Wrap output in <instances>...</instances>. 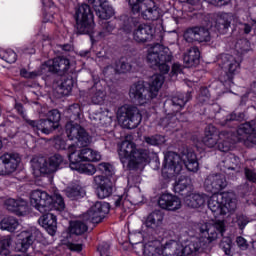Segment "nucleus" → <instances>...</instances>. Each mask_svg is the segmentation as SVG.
<instances>
[{"mask_svg":"<svg viewBox=\"0 0 256 256\" xmlns=\"http://www.w3.org/2000/svg\"><path fill=\"white\" fill-rule=\"evenodd\" d=\"M155 37V30L149 24H140L133 32L136 43H149Z\"/></svg>","mask_w":256,"mask_h":256,"instance_id":"4be33fe9","label":"nucleus"},{"mask_svg":"<svg viewBox=\"0 0 256 256\" xmlns=\"http://www.w3.org/2000/svg\"><path fill=\"white\" fill-rule=\"evenodd\" d=\"M208 208L212 211L214 217L233 213V211L237 209V199H235V194L231 192L213 194L208 199Z\"/></svg>","mask_w":256,"mask_h":256,"instance_id":"0eeeda50","label":"nucleus"},{"mask_svg":"<svg viewBox=\"0 0 256 256\" xmlns=\"http://www.w3.org/2000/svg\"><path fill=\"white\" fill-rule=\"evenodd\" d=\"M47 119L55 126L59 127V121H61V113H59V110L57 109L51 110L48 112Z\"/></svg>","mask_w":256,"mask_h":256,"instance_id":"bf43d9fd","label":"nucleus"},{"mask_svg":"<svg viewBox=\"0 0 256 256\" xmlns=\"http://www.w3.org/2000/svg\"><path fill=\"white\" fill-rule=\"evenodd\" d=\"M236 223L239 227V229H241V231H243V229H245V227H247L248 223H249V218H247V216L241 214L238 215L236 218Z\"/></svg>","mask_w":256,"mask_h":256,"instance_id":"69168bd1","label":"nucleus"},{"mask_svg":"<svg viewBox=\"0 0 256 256\" xmlns=\"http://www.w3.org/2000/svg\"><path fill=\"white\" fill-rule=\"evenodd\" d=\"M116 117L124 129H137L143 119L139 108L131 105L118 108Z\"/></svg>","mask_w":256,"mask_h":256,"instance_id":"9d476101","label":"nucleus"},{"mask_svg":"<svg viewBox=\"0 0 256 256\" xmlns=\"http://www.w3.org/2000/svg\"><path fill=\"white\" fill-rule=\"evenodd\" d=\"M213 19L214 27L219 33H225L231 27V21H233L231 14L225 12L214 14Z\"/></svg>","mask_w":256,"mask_h":256,"instance_id":"bb28decb","label":"nucleus"},{"mask_svg":"<svg viewBox=\"0 0 256 256\" xmlns=\"http://www.w3.org/2000/svg\"><path fill=\"white\" fill-rule=\"evenodd\" d=\"M183 165L192 173L199 171V161L197 154L191 150H185L181 155L176 152L169 151L164 154L163 173L168 175H179L183 171Z\"/></svg>","mask_w":256,"mask_h":256,"instance_id":"f03ea898","label":"nucleus"},{"mask_svg":"<svg viewBox=\"0 0 256 256\" xmlns=\"http://www.w3.org/2000/svg\"><path fill=\"white\" fill-rule=\"evenodd\" d=\"M218 61L220 67L226 71L224 75L220 76V81L224 83L225 86L228 85V87H231L235 75H237L241 69V56L236 58L230 54H222Z\"/></svg>","mask_w":256,"mask_h":256,"instance_id":"1a4fd4ad","label":"nucleus"},{"mask_svg":"<svg viewBox=\"0 0 256 256\" xmlns=\"http://www.w3.org/2000/svg\"><path fill=\"white\" fill-rule=\"evenodd\" d=\"M94 184L97 186V195L99 199H107L113 195V182L109 177L97 175L93 178Z\"/></svg>","mask_w":256,"mask_h":256,"instance_id":"aec40b11","label":"nucleus"},{"mask_svg":"<svg viewBox=\"0 0 256 256\" xmlns=\"http://www.w3.org/2000/svg\"><path fill=\"white\" fill-rule=\"evenodd\" d=\"M161 225H163V213L156 210L146 217V220L142 225V231L143 233H151L158 227H161Z\"/></svg>","mask_w":256,"mask_h":256,"instance_id":"b1692460","label":"nucleus"},{"mask_svg":"<svg viewBox=\"0 0 256 256\" xmlns=\"http://www.w3.org/2000/svg\"><path fill=\"white\" fill-rule=\"evenodd\" d=\"M150 1L151 0H128L131 13H133V15L141 13Z\"/></svg>","mask_w":256,"mask_h":256,"instance_id":"a18cd8bd","label":"nucleus"},{"mask_svg":"<svg viewBox=\"0 0 256 256\" xmlns=\"http://www.w3.org/2000/svg\"><path fill=\"white\" fill-rule=\"evenodd\" d=\"M205 201H207V196H205V194H188L184 196V202L192 209H199V207H203V205H205Z\"/></svg>","mask_w":256,"mask_h":256,"instance_id":"72a5a7b5","label":"nucleus"},{"mask_svg":"<svg viewBox=\"0 0 256 256\" xmlns=\"http://www.w3.org/2000/svg\"><path fill=\"white\" fill-rule=\"evenodd\" d=\"M165 83V76L162 74H154L148 83V87L145 86V82L134 83L129 90V97L138 105H145L152 99H155L159 95V89L163 87Z\"/></svg>","mask_w":256,"mask_h":256,"instance_id":"7ed1b4c3","label":"nucleus"},{"mask_svg":"<svg viewBox=\"0 0 256 256\" xmlns=\"http://www.w3.org/2000/svg\"><path fill=\"white\" fill-rule=\"evenodd\" d=\"M19 227V220L13 216L5 217L0 221V229L14 233Z\"/></svg>","mask_w":256,"mask_h":256,"instance_id":"4c0bfd02","label":"nucleus"},{"mask_svg":"<svg viewBox=\"0 0 256 256\" xmlns=\"http://www.w3.org/2000/svg\"><path fill=\"white\" fill-rule=\"evenodd\" d=\"M53 196L43 190H33L30 195V203L40 213H49V203H52Z\"/></svg>","mask_w":256,"mask_h":256,"instance_id":"dca6fc26","label":"nucleus"},{"mask_svg":"<svg viewBox=\"0 0 256 256\" xmlns=\"http://www.w3.org/2000/svg\"><path fill=\"white\" fill-rule=\"evenodd\" d=\"M173 60V54L168 47L159 43L151 46L148 49L147 61L152 69H158L162 75H167L171 67L169 63Z\"/></svg>","mask_w":256,"mask_h":256,"instance_id":"39448f33","label":"nucleus"},{"mask_svg":"<svg viewBox=\"0 0 256 256\" xmlns=\"http://www.w3.org/2000/svg\"><path fill=\"white\" fill-rule=\"evenodd\" d=\"M66 117L70 121H79L81 119V106L79 104H73L66 110Z\"/></svg>","mask_w":256,"mask_h":256,"instance_id":"09e8293b","label":"nucleus"},{"mask_svg":"<svg viewBox=\"0 0 256 256\" xmlns=\"http://www.w3.org/2000/svg\"><path fill=\"white\" fill-rule=\"evenodd\" d=\"M220 249L224 251L225 255H231V239L226 238L220 242Z\"/></svg>","mask_w":256,"mask_h":256,"instance_id":"0e129e2a","label":"nucleus"},{"mask_svg":"<svg viewBox=\"0 0 256 256\" xmlns=\"http://www.w3.org/2000/svg\"><path fill=\"white\" fill-rule=\"evenodd\" d=\"M236 244L241 251H247V249H249V243H247V240L242 236L236 238Z\"/></svg>","mask_w":256,"mask_h":256,"instance_id":"338daca9","label":"nucleus"},{"mask_svg":"<svg viewBox=\"0 0 256 256\" xmlns=\"http://www.w3.org/2000/svg\"><path fill=\"white\" fill-rule=\"evenodd\" d=\"M21 156L6 152L0 156V177H10L19 168Z\"/></svg>","mask_w":256,"mask_h":256,"instance_id":"ddd939ff","label":"nucleus"},{"mask_svg":"<svg viewBox=\"0 0 256 256\" xmlns=\"http://www.w3.org/2000/svg\"><path fill=\"white\" fill-rule=\"evenodd\" d=\"M65 164V159L61 154H54L50 158L39 157L32 162L34 171H38L42 175H52L61 169V165Z\"/></svg>","mask_w":256,"mask_h":256,"instance_id":"9b49d317","label":"nucleus"},{"mask_svg":"<svg viewBox=\"0 0 256 256\" xmlns=\"http://www.w3.org/2000/svg\"><path fill=\"white\" fill-rule=\"evenodd\" d=\"M73 85H75V78L73 77V73L63 75L62 81L59 85V89L62 91V95H69V93L73 91Z\"/></svg>","mask_w":256,"mask_h":256,"instance_id":"e433bc0d","label":"nucleus"},{"mask_svg":"<svg viewBox=\"0 0 256 256\" xmlns=\"http://www.w3.org/2000/svg\"><path fill=\"white\" fill-rule=\"evenodd\" d=\"M109 213V204L105 202H96L88 211L84 214V220L89 223L98 224L105 219V215Z\"/></svg>","mask_w":256,"mask_h":256,"instance_id":"f3484780","label":"nucleus"},{"mask_svg":"<svg viewBox=\"0 0 256 256\" xmlns=\"http://www.w3.org/2000/svg\"><path fill=\"white\" fill-rule=\"evenodd\" d=\"M82 161H101V154L90 148L81 149Z\"/></svg>","mask_w":256,"mask_h":256,"instance_id":"49530a36","label":"nucleus"},{"mask_svg":"<svg viewBox=\"0 0 256 256\" xmlns=\"http://www.w3.org/2000/svg\"><path fill=\"white\" fill-rule=\"evenodd\" d=\"M191 189V178L187 176H180V178L178 179V181H176L174 185L175 193L182 195V197L188 196Z\"/></svg>","mask_w":256,"mask_h":256,"instance_id":"7c9ffc66","label":"nucleus"},{"mask_svg":"<svg viewBox=\"0 0 256 256\" xmlns=\"http://www.w3.org/2000/svg\"><path fill=\"white\" fill-rule=\"evenodd\" d=\"M66 134L70 141H77L80 147H87L91 143V136L85 131V128L77 123L70 121L66 124Z\"/></svg>","mask_w":256,"mask_h":256,"instance_id":"4468645a","label":"nucleus"},{"mask_svg":"<svg viewBox=\"0 0 256 256\" xmlns=\"http://www.w3.org/2000/svg\"><path fill=\"white\" fill-rule=\"evenodd\" d=\"M200 235L209 243H213V241H217L219 237H223L225 235V231H227V225L225 224V220H215L212 222L202 223L199 227Z\"/></svg>","mask_w":256,"mask_h":256,"instance_id":"f8f14e48","label":"nucleus"},{"mask_svg":"<svg viewBox=\"0 0 256 256\" xmlns=\"http://www.w3.org/2000/svg\"><path fill=\"white\" fill-rule=\"evenodd\" d=\"M205 190L208 193L219 194L227 187V179L223 174H210L204 182Z\"/></svg>","mask_w":256,"mask_h":256,"instance_id":"6ab92c4d","label":"nucleus"},{"mask_svg":"<svg viewBox=\"0 0 256 256\" xmlns=\"http://www.w3.org/2000/svg\"><path fill=\"white\" fill-rule=\"evenodd\" d=\"M74 20L78 33L81 35H91L93 33L95 21L89 4H80L75 8Z\"/></svg>","mask_w":256,"mask_h":256,"instance_id":"6e6552de","label":"nucleus"},{"mask_svg":"<svg viewBox=\"0 0 256 256\" xmlns=\"http://www.w3.org/2000/svg\"><path fill=\"white\" fill-rule=\"evenodd\" d=\"M57 129V126L47 119H41L38 123V131L44 133V135H50L53 131Z\"/></svg>","mask_w":256,"mask_h":256,"instance_id":"de8ad7c7","label":"nucleus"},{"mask_svg":"<svg viewBox=\"0 0 256 256\" xmlns=\"http://www.w3.org/2000/svg\"><path fill=\"white\" fill-rule=\"evenodd\" d=\"M160 249L163 256H191L201 249V242L190 241L183 245L177 240L162 239Z\"/></svg>","mask_w":256,"mask_h":256,"instance_id":"423d86ee","label":"nucleus"},{"mask_svg":"<svg viewBox=\"0 0 256 256\" xmlns=\"http://www.w3.org/2000/svg\"><path fill=\"white\" fill-rule=\"evenodd\" d=\"M245 119V114L242 112L237 113H231L227 115L225 118L220 120V125L222 127H235V123L237 121H243Z\"/></svg>","mask_w":256,"mask_h":256,"instance_id":"a19ab883","label":"nucleus"},{"mask_svg":"<svg viewBox=\"0 0 256 256\" xmlns=\"http://www.w3.org/2000/svg\"><path fill=\"white\" fill-rule=\"evenodd\" d=\"M143 253L146 256L161 255V241L153 240L146 243L143 247Z\"/></svg>","mask_w":256,"mask_h":256,"instance_id":"58836bf2","label":"nucleus"},{"mask_svg":"<svg viewBox=\"0 0 256 256\" xmlns=\"http://www.w3.org/2000/svg\"><path fill=\"white\" fill-rule=\"evenodd\" d=\"M42 69H48L49 73H54L62 77L63 75H69V69H71V61L65 57H56L48 60L42 65Z\"/></svg>","mask_w":256,"mask_h":256,"instance_id":"2eb2a0df","label":"nucleus"},{"mask_svg":"<svg viewBox=\"0 0 256 256\" xmlns=\"http://www.w3.org/2000/svg\"><path fill=\"white\" fill-rule=\"evenodd\" d=\"M250 43L248 40H240L236 43V51L240 53V55H245L250 49Z\"/></svg>","mask_w":256,"mask_h":256,"instance_id":"13d9d810","label":"nucleus"},{"mask_svg":"<svg viewBox=\"0 0 256 256\" xmlns=\"http://www.w3.org/2000/svg\"><path fill=\"white\" fill-rule=\"evenodd\" d=\"M66 196L72 201L81 199V197H85V191L79 186L70 187L66 189Z\"/></svg>","mask_w":256,"mask_h":256,"instance_id":"3c124183","label":"nucleus"},{"mask_svg":"<svg viewBox=\"0 0 256 256\" xmlns=\"http://www.w3.org/2000/svg\"><path fill=\"white\" fill-rule=\"evenodd\" d=\"M69 231L71 235H85L89 231L87 222L76 220L70 223Z\"/></svg>","mask_w":256,"mask_h":256,"instance_id":"ea45409f","label":"nucleus"},{"mask_svg":"<svg viewBox=\"0 0 256 256\" xmlns=\"http://www.w3.org/2000/svg\"><path fill=\"white\" fill-rule=\"evenodd\" d=\"M158 205L166 211H178V209H181V199L173 194H162L159 197Z\"/></svg>","mask_w":256,"mask_h":256,"instance_id":"393cba45","label":"nucleus"},{"mask_svg":"<svg viewBox=\"0 0 256 256\" xmlns=\"http://www.w3.org/2000/svg\"><path fill=\"white\" fill-rule=\"evenodd\" d=\"M139 64L137 63V60H133V58H121L117 63L115 67L116 73H129L130 71H133L135 67H137Z\"/></svg>","mask_w":256,"mask_h":256,"instance_id":"473e14b6","label":"nucleus"},{"mask_svg":"<svg viewBox=\"0 0 256 256\" xmlns=\"http://www.w3.org/2000/svg\"><path fill=\"white\" fill-rule=\"evenodd\" d=\"M194 29L196 33V41L199 43L211 41L209 30L205 29L204 27H195Z\"/></svg>","mask_w":256,"mask_h":256,"instance_id":"603ef678","label":"nucleus"},{"mask_svg":"<svg viewBox=\"0 0 256 256\" xmlns=\"http://www.w3.org/2000/svg\"><path fill=\"white\" fill-rule=\"evenodd\" d=\"M184 39L187 43H193L197 41L195 28H189L184 33Z\"/></svg>","mask_w":256,"mask_h":256,"instance_id":"e2e57ef3","label":"nucleus"},{"mask_svg":"<svg viewBox=\"0 0 256 256\" xmlns=\"http://www.w3.org/2000/svg\"><path fill=\"white\" fill-rule=\"evenodd\" d=\"M197 101L200 105H213V102L211 101V93L207 87L200 88Z\"/></svg>","mask_w":256,"mask_h":256,"instance_id":"8fccbe9b","label":"nucleus"},{"mask_svg":"<svg viewBox=\"0 0 256 256\" xmlns=\"http://www.w3.org/2000/svg\"><path fill=\"white\" fill-rule=\"evenodd\" d=\"M2 59L6 61V63H15V61H17V53L13 50H7L4 52Z\"/></svg>","mask_w":256,"mask_h":256,"instance_id":"680f3d73","label":"nucleus"},{"mask_svg":"<svg viewBox=\"0 0 256 256\" xmlns=\"http://www.w3.org/2000/svg\"><path fill=\"white\" fill-rule=\"evenodd\" d=\"M202 143L209 149H215L216 147L218 148V151L228 153V151H231V147H233V134L226 131L219 133L217 127L210 124L205 128Z\"/></svg>","mask_w":256,"mask_h":256,"instance_id":"20e7f679","label":"nucleus"},{"mask_svg":"<svg viewBox=\"0 0 256 256\" xmlns=\"http://www.w3.org/2000/svg\"><path fill=\"white\" fill-rule=\"evenodd\" d=\"M4 205L8 211L15 213L18 217H25L29 213L27 201L23 199L8 198L5 200Z\"/></svg>","mask_w":256,"mask_h":256,"instance_id":"5701e85b","label":"nucleus"},{"mask_svg":"<svg viewBox=\"0 0 256 256\" xmlns=\"http://www.w3.org/2000/svg\"><path fill=\"white\" fill-rule=\"evenodd\" d=\"M98 171H101L106 177H113L115 175V169L113 168V165L107 162H102L98 164Z\"/></svg>","mask_w":256,"mask_h":256,"instance_id":"5fc2aeb1","label":"nucleus"},{"mask_svg":"<svg viewBox=\"0 0 256 256\" xmlns=\"http://www.w3.org/2000/svg\"><path fill=\"white\" fill-rule=\"evenodd\" d=\"M68 159L70 161L71 169L79 167L81 161H83V156H81V150H77V146L70 145L68 147Z\"/></svg>","mask_w":256,"mask_h":256,"instance_id":"c9c22d12","label":"nucleus"},{"mask_svg":"<svg viewBox=\"0 0 256 256\" xmlns=\"http://www.w3.org/2000/svg\"><path fill=\"white\" fill-rule=\"evenodd\" d=\"M49 211H59V213H63L65 211V200L63 196L56 193L52 197V202H49Z\"/></svg>","mask_w":256,"mask_h":256,"instance_id":"c03bdc74","label":"nucleus"},{"mask_svg":"<svg viewBox=\"0 0 256 256\" xmlns=\"http://www.w3.org/2000/svg\"><path fill=\"white\" fill-rule=\"evenodd\" d=\"M96 15L99 19L107 21V19H111L115 15V10L113 6L109 5L108 1H104L102 7L97 10Z\"/></svg>","mask_w":256,"mask_h":256,"instance_id":"37998d69","label":"nucleus"},{"mask_svg":"<svg viewBox=\"0 0 256 256\" xmlns=\"http://www.w3.org/2000/svg\"><path fill=\"white\" fill-rule=\"evenodd\" d=\"M200 57H201V52H199V48L192 47L184 55L183 60L187 67H195V66L199 65Z\"/></svg>","mask_w":256,"mask_h":256,"instance_id":"f704fd0d","label":"nucleus"},{"mask_svg":"<svg viewBox=\"0 0 256 256\" xmlns=\"http://www.w3.org/2000/svg\"><path fill=\"white\" fill-rule=\"evenodd\" d=\"M39 225L46 229L47 233L53 237L57 233V216L53 213L44 212V214L38 219Z\"/></svg>","mask_w":256,"mask_h":256,"instance_id":"a878e982","label":"nucleus"},{"mask_svg":"<svg viewBox=\"0 0 256 256\" xmlns=\"http://www.w3.org/2000/svg\"><path fill=\"white\" fill-rule=\"evenodd\" d=\"M41 231L35 226L29 227L27 230H23L18 235V245H20V250L25 252L35 243L36 239H39Z\"/></svg>","mask_w":256,"mask_h":256,"instance_id":"a211bd4d","label":"nucleus"},{"mask_svg":"<svg viewBox=\"0 0 256 256\" xmlns=\"http://www.w3.org/2000/svg\"><path fill=\"white\" fill-rule=\"evenodd\" d=\"M188 101H191V93H178L176 96L172 97L170 103L173 107H176L177 111H180V109L185 107Z\"/></svg>","mask_w":256,"mask_h":256,"instance_id":"79ce46f5","label":"nucleus"},{"mask_svg":"<svg viewBox=\"0 0 256 256\" xmlns=\"http://www.w3.org/2000/svg\"><path fill=\"white\" fill-rule=\"evenodd\" d=\"M75 170L79 173H84V175H95L97 173V168L93 164H80L75 167Z\"/></svg>","mask_w":256,"mask_h":256,"instance_id":"864d4df0","label":"nucleus"},{"mask_svg":"<svg viewBox=\"0 0 256 256\" xmlns=\"http://www.w3.org/2000/svg\"><path fill=\"white\" fill-rule=\"evenodd\" d=\"M114 205L115 207H120L121 209H125L127 205V201L124 196H116L114 198Z\"/></svg>","mask_w":256,"mask_h":256,"instance_id":"774afa93","label":"nucleus"},{"mask_svg":"<svg viewBox=\"0 0 256 256\" xmlns=\"http://www.w3.org/2000/svg\"><path fill=\"white\" fill-rule=\"evenodd\" d=\"M106 97L107 92L105 91V86L101 85V82H96L91 88L92 103L94 105H103Z\"/></svg>","mask_w":256,"mask_h":256,"instance_id":"c85d7f7f","label":"nucleus"},{"mask_svg":"<svg viewBox=\"0 0 256 256\" xmlns=\"http://www.w3.org/2000/svg\"><path fill=\"white\" fill-rule=\"evenodd\" d=\"M115 31V25L111 22H106L103 25V30L99 33L100 37H107Z\"/></svg>","mask_w":256,"mask_h":256,"instance_id":"052dcab7","label":"nucleus"},{"mask_svg":"<svg viewBox=\"0 0 256 256\" xmlns=\"http://www.w3.org/2000/svg\"><path fill=\"white\" fill-rule=\"evenodd\" d=\"M237 165H239V157L234 154H229L222 160L218 167L222 173H229V171H235L237 169Z\"/></svg>","mask_w":256,"mask_h":256,"instance_id":"c756f323","label":"nucleus"},{"mask_svg":"<svg viewBox=\"0 0 256 256\" xmlns=\"http://www.w3.org/2000/svg\"><path fill=\"white\" fill-rule=\"evenodd\" d=\"M165 136L162 135H154V136H150V137H145V142L148 145H153V146H157V145H163V143H165Z\"/></svg>","mask_w":256,"mask_h":256,"instance_id":"4d7b16f0","label":"nucleus"},{"mask_svg":"<svg viewBox=\"0 0 256 256\" xmlns=\"http://www.w3.org/2000/svg\"><path fill=\"white\" fill-rule=\"evenodd\" d=\"M118 157L124 169L137 171L147 165L149 150L138 147L132 141L125 140L118 147Z\"/></svg>","mask_w":256,"mask_h":256,"instance_id":"f257e3e1","label":"nucleus"},{"mask_svg":"<svg viewBox=\"0 0 256 256\" xmlns=\"http://www.w3.org/2000/svg\"><path fill=\"white\" fill-rule=\"evenodd\" d=\"M253 135H256V121L252 120L240 124L237 129V139L240 142H244V145H249V143H254Z\"/></svg>","mask_w":256,"mask_h":256,"instance_id":"412c9836","label":"nucleus"},{"mask_svg":"<svg viewBox=\"0 0 256 256\" xmlns=\"http://www.w3.org/2000/svg\"><path fill=\"white\" fill-rule=\"evenodd\" d=\"M117 21L121 31H124L127 35L137 26V18L125 14L118 17Z\"/></svg>","mask_w":256,"mask_h":256,"instance_id":"2f4dec72","label":"nucleus"},{"mask_svg":"<svg viewBox=\"0 0 256 256\" xmlns=\"http://www.w3.org/2000/svg\"><path fill=\"white\" fill-rule=\"evenodd\" d=\"M11 237H6L0 241V256L9 255V247H11Z\"/></svg>","mask_w":256,"mask_h":256,"instance_id":"6e6d98bb","label":"nucleus"},{"mask_svg":"<svg viewBox=\"0 0 256 256\" xmlns=\"http://www.w3.org/2000/svg\"><path fill=\"white\" fill-rule=\"evenodd\" d=\"M141 15L145 21H157L161 17V12L155 1L150 0L142 10Z\"/></svg>","mask_w":256,"mask_h":256,"instance_id":"cd10ccee","label":"nucleus"}]
</instances>
